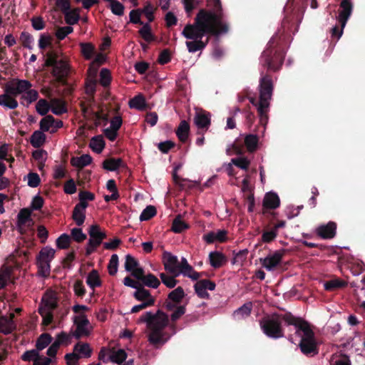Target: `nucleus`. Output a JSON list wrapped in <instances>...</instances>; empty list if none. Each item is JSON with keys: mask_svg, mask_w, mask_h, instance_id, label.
Returning <instances> with one entry per match:
<instances>
[{"mask_svg": "<svg viewBox=\"0 0 365 365\" xmlns=\"http://www.w3.org/2000/svg\"><path fill=\"white\" fill-rule=\"evenodd\" d=\"M86 283L93 290H94L96 287L101 286L102 281L96 269H93L89 272L87 276Z\"/></svg>", "mask_w": 365, "mask_h": 365, "instance_id": "nucleus-29", "label": "nucleus"}, {"mask_svg": "<svg viewBox=\"0 0 365 365\" xmlns=\"http://www.w3.org/2000/svg\"><path fill=\"white\" fill-rule=\"evenodd\" d=\"M55 250L51 247H46L43 248L37 257V260H44L51 262L54 257Z\"/></svg>", "mask_w": 365, "mask_h": 365, "instance_id": "nucleus-45", "label": "nucleus"}, {"mask_svg": "<svg viewBox=\"0 0 365 365\" xmlns=\"http://www.w3.org/2000/svg\"><path fill=\"white\" fill-rule=\"evenodd\" d=\"M284 319L287 325H292L296 328V334L301 337L299 346L302 353L309 357L317 355L319 343L309 323L301 317L294 316L291 312H288Z\"/></svg>", "mask_w": 365, "mask_h": 365, "instance_id": "nucleus-4", "label": "nucleus"}, {"mask_svg": "<svg viewBox=\"0 0 365 365\" xmlns=\"http://www.w3.org/2000/svg\"><path fill=\"white\" fill-rule=\"evenodd\" d=\"M259 138L255 134H248L245 137L244 143L247 150L250 153L255 151L257 148Z\"/></svg>", "mask_w": 365, "mask_h": 365, "instance_id": "nucleus-35", "label": "nucleus"}, {"mask_svg": "<svg viewBox=\"0 0 365 365\" xmlns=\"http://www.w3.org/2000/svg\"><path fill=\"white\" fill-rule=\"evenodd\" d=\"M184 297L185 292L183 289L181 287H178L169 293L168 299L163 304L164 308L168 312L173 310L176 305H180V304Z\"/></svg>", "mask_w": 365, "mask_h": 365, "instance_id": "nucleus-10", "label": "nucleus"}, {"mask_svg": "<svg viewBox=\"0 0 365 365\" xmlns=\"http://www.w3.org/2000/svg\"><path fill=\"white\" fill-rule=\"evenodd\" d=\"M63 14L65 16V21L68 25H74L79 21L80 15L78 14V9L73 10L70 9L69 10L63 12Z\"/></svg>", "mask_w": 365, "mask_h": 365, "instance_id": "nucleus-38", "label": "nucleus"}, {"mask_svg": "<svg viewBox=\"0 0 365 365\" xmlns=\"http://www.w3.org/2000/svg\"><path fill=\"white\" fill-rule=\"evenodd\" d=\"M50 108L49 104L48 101L45 99H40L36 106V111L38 114L42 116L47 115V113L48 112Z\"/></svg>", "mask_w": 365, "mask_h": 365, "instance_id": "nucleus-54", "label": "nucleus"}, {"mask_svg": "<svg viewBox=\"0 0 365 365\" xmlns=\"http://www.w3.org/2000/svg\"><path fill=\"white\" fill-rule=\"evenodd\" d=\"M141 14H143L148 19L149 23L154 21L155 9L150 2H146L143 9H140Z\"/></svg>", "mask_w": 365, "mask_h": 365, "instance_id": "nucleus-52", "label": "nucleus"}, {"mask_svg": "<svg viewBox=\"0 0 365 365\" xmlns=\"http://www.w3.org/2000/svg\"><path fill=\"white\" fill-rule=\"evenodd\" d=\"M284 253L285 250H277L272 255H269L264 259L261 258V264L266 269L273 270L280 264Z\"/></svg>", "mask_w": 365, "mask_h": 365, "instance_id": "nucleus-12", "label": "nucleus"}, {"mask_svg": "<svg viewBox=\"0 0 365 365\" xmlns=\"http://www.w3.org/2000/svg\"><path fill=\"white\" fill-rule=\"evenodd\" d=\"M263 207L267 209H276L279 207L280 200L277 193L269 192L263 199Z\"/></svg>", "mask_w": 365, "mask_h": 365, "instance_id": "nucleus-22", "label": "nucleus"}, {"mask_svg": "<svg viewBox=\"0 0 365 365\" xmlns=\"http://www.w3.org/2000/svg\"><path fill=\"white\" fill-rule=\"evenodd\" d=\"M7 93L0 95V105L10 109H14L18 106L17 101Z\"/></svg>", "mask_w": 365, "mask_h": 365, "instance_id": "nucleus-37", "label": "nucleus"}, {"mask_svg": "<svg viewBox=\"0 0 365 365\" xmlns=\"http://www.w3.org/2000/svg\"><path fill=\"white\" fill-rule=\"evenodd\" d=\"M160 277L162 282L168 288H173L176 286L178 281L175 279L176 277H174L173 274L172 276H168L165 273H160Z\"/></svg>", "mask_w": 365, "mask_h": 365, "instance_id": "nucleus-51", "label": "nucleus"}, {"mask_svg": "<svg viewBox=\"0 0 365 365\" xmlns=\"http://www.w3.org/2000/svg\"><path fill=\"white\" fill-rule=\"evenodd\" d=\"M163 257L165 269L175 276L178 269L179 261L177 256L172 255L170 252H165Z\"/></svg>", "mask_w": 365, "mask_h": 365, "instance_id": "nucleus-17", "label": "nucleus"}, {"mask_svg": "<svg viewBox=\"0 0 365 365\" xmlns=\"http://www.w3.org/2000/svg\"><path fill=\"white\" fill-rule=\"evenodd\" d=\"M71 236L76 242L80 243L86 239V235L84 234L81 228H73L71 231Z\"/></svg>", "mask_w": 365, "mask_h": 365, "instance_id": "nucleus-63", "label": "nucleus"}, {"mask_svg": "<svg viewBox=\"0 0 365 365\" xmlns=\"http://www.w3.org/2000/svg\"><path fill=\"white\" fill-rule=\"evenodd\" d=\"M85 205L76 204L72 212V219L78 226H81L86 220V208Z\"/></svg>", "mask_w": 365, "mask_h": 365, "instance_id": "nucleus-23", "label": "nucleus"}, {"mask_svg": "<svg viewBox=\"0 0 365 365\" xmlns=\"http://www.w3.org/2000/svg\"><path fill=\"white\" fill-rule=\"evenodd\" d=\"M43 131L36 130L33 133L30 138L31 145L35 148H41L46 141V135Z\"/></svg>", "mask_w": 365, "mask_h": 365, "instance_id": "nucleus-30", "label": "nucleus"}, {"mask_svg": "<svg viewBox=\"0 0 365 365\" xmlns=\"http://www.w3.org/2000/svg\"><path fill=\"white\" fill-rule=\"evenodd\" d=\"M170 315L171 324L168 315L162 310L158 309L155 314L147 312L140 317V321L145 322L150 332L148 340L150 344L158 348L163 346L170 339V336L165 331V328L169 327L173 333L176 332L175 322L185 314L186 308L185 305H176Z\"/></svg>", "mask_w": 365, "mask_h": 365, "instance_id": "nucleus-3", "label": "nucleus"}, {"mask_svg": "<svg viewBox=\"0 0 365 365\" xmlns=\"http://www.w3.org/2000/svg\"><path fill=\"white\" fill-rule=\"evenodd\" d=\"M157 213L156 208L153 205L147 206L140 215V221H147L153 217Z\"/></svg>", "mask_w": 365, "mask_h": 365, "instance_id": "nucleus-48", "label": "nucleus"}, {"mask_svg": "<svg viewBox=\"0 0 365 365\" xmlns=\"http://www.w3.org/2000/svg\"><path fill=\"white\" fill-rule=\"evenodd\" d=\"M232 163L235 166L242 170H247L250 165V161L245 157H239L232 159Z\"/></svg>", "mask_w": 365, "mask_h": 365, "instance_id": "nucleus-57", "label": "nucleus"}, {"mask_svg": "<svg viewBox=\"0 0 365 365\" xmlns=\"http://www.w3.org/2000/svg\"><path fill=\"white\" fill-rule=\"evenodd\" d=\"M252 308V304L251 302L246 303L238 308L236 311H235L234 315L237 318H243L245 317H247L250 314Z\"/></svg>", "mask_w": 365, "mask_h": 365, "instance_id": "nucleus-46", "label": "nucleus"}, {"mask_svg": "<svg viewBox=\"0 0 365 365\" xmlns=\"http://www.w3.org/2000/svg\"><path fill=\"white\" fill-rule=\"evenodd\" d=\"M210 9H201L197 14L194 23L187 24L183 29L182 35L186 38L200 37L208 34L217 36L229 31L220 0H207Z\"/></svg>", "mask_w": 365, "mask_h": 365, "instance_id": "nucleus-1", "label": "nucleus"}, {"mask_svg": "<svg viewBox=\"0 0 365 365\" xmlns=\"http://www.w3.org/2000/svg\"><path fill=\"white\" fill-rule=\"evenodd\" d=\"M134 298L138 301H146L150 299H155L150 294L148 289H146L140 284L133 293Z\"/></svg>", "mask_w": 365, "mask_h": 365, "instance_id": "nucleus-36", "label": "nucleus"}, {"mask_svg": "<svg viewBox=\"0 0 365 365\" xmlns=\"http://www.w3.org/2000/svg\"><path fill=\"white\" fill-rule=\"evenodd\" d=\"M141 282L143 284L142 285L153 289H157L160 284V281L156 276L151 273L146 274Z\"/></svg>", "mask_w": 365, "mask_h": 365, "instance_id": "nucleus-40", "label": "nucleus"}, {"mask_svg": "<svg viewBox=\"0 0 365 365\" xmlns=\"http://www.w3.org/2000/svg\"><path fill=\"white\" fill-rule=\"evenodd\" d=\"M72 354L78 356L79 359L82 358L88 359L92 356L93 349L88 343L78 341L74 345Z\"/></svg>", "mask_w": 365, "mask_h": 365, "instance_id": "nucleus-19", "label": "nucleus"}, {"mask_svg": "<svg viewBox=\"0 0 365 365\" xmlns=\"http://www.w3.org/2000/svg\"><path fill=\"white\" fill-rule=\"evenodd\" d=\"M346 285V282L342 279H334L327 281L324 283V289L327 291H334L337 289L344 287Z\"/></svg>", "mask_w": 365, "mask_h": 365, "instance_id": "nucleus-42", "label": "nucleus"}, {"mask_svg": "<svg viewBox=\"0 0 365 365\" xmlns=\"http://www.w3.org/2000/svg\"><path fill=\"white\" fill-rule=\"evenodd\" d=\"M129 107L135 108L139 110H145L147 109V104L145 98L142 94L134 96L129 101Z\"/></svg>", "mask_w": 365, "mask_h": 365, "instance_id": "nucleus-27", "label": "nucleus"}, {"mask_svg": "<svg viewBox=\"0 0 365 365\" xmlns=\"http://www.w3.org/2000/svg\"><path fill=\"white\" fill-rule=\"evenodd\" d=\"M31 87V83L27 80L14 79L8 83L5 92L14 96L27 91Z\"/></svg>", "mask_w": 365, "mask_h": 365, "instance_id": "nucleus-11", "label": "nucleus"}, {"mask_svg": "<svg viewBox=\"0 0 365 365\" xmlns=\"http://www.w3.org/2000/svg\"><path fill=\"white\" fill-rule=\"evenodd\" d=\"M188 227H189V225L185 222L182 220L181 216L180 215H178L173 220L171 230L175 233H180L182 231L188 229Z\"/></svg>", "mask_w": 365, "mask_h": 365, "instance_id": "nucleus-43", "label": "nucleus"}, {"mask_svg": "<svg viewBox=\"0 0 365 365\" xmlns=\"http://www.w3.org/2000/svg\"><path fill=\"white\" fill-rule=\"evenodd\" d=\"M79 46L83 57L87 60L91 59L95 53V46L91 43H81Z\"/></svg>", "mask_w": 365, "mask_h": 365, "instance_id": "nucleus-44", "label": "nucleus"}, {"mask_svg": "<svg viewBox=\"0 0 365 365\" xmlns=\"http://www.w3.org/2000/svg\"><path fill=\"white\" fill-rule=\"evenodd\" d=\"M73 324L76 325V330L72 331L73 335L76 339H80L83 336H88L91 334L88 329L90 322L84 314L75 316L73 317Z\"/></svg>", "mask_w": 365, "mask_h": 365, "instance_id": "nucleus-9", "label": "nucleus"}, {"mask_svg": "<svg viewBox=\"0 0 365 365\" xmlns=\"http://www.w3.org/2000/svg\"><path fill=\"white\" fill-rule=\"evenodd\" d=\"M92 163V158L90 155L85 154L80 157L72 158L71 163L73 166L83 168Z\"/></svg>", "mask_w": 365, "mask_h": 365, "instance_id": "nucleus-32", "label": "nucleus"}, {"mask_svg": "<svg viewBox=\"0 0 365 365\" xmlns=\"http://www.w3.org/2000/svg\"><path fill=\"white\" fill-rule=\"evenodd\" d=\"M190 131V125L186 120H182L176 130V135L182 143L187 140Z\"/></svg>", "mask_w": 365, "mask_h": 365, "instance_id": "nucleus-28", "label": "nucleus"}, {"mask_svg": "<svg viewBox=\"0 0 365 365\" xmlns=\"http://www.w3.org/2000/svg\"><path fill=\"white\" fill-rule=\"evenodd\" d=\"M73 31V27L68 26L60 27L58 29L56 36L58 40L64 39L68 34H71Z\"/></svg>", "mask_w": 365, "mask_h": 365, "instance_id": "nucleus-64", "label": "nucleus"}, {"mask_svg": "<svg viewBox=\"0 0 365 365\" xmlns=\"http://www.w3.org/2000/svg\"><path fill=\"white\" fill-rule=\"evenodd\" d=\"M45 66L51 67V74L56 81L62 84L66 83V78L69 74L70 66L64 58H59L54 51H49L46 54Z\"/></svg>", "mask_w": 365, "mask_h": 365, "instance_id": "nucleus-7", "label": "nucleus"}, {"mask_svg": "<svg viewBox=\"0 0 365 365\" xmlns=\"http://www.w3.org/2000/svg\"><path fill=\"white\" fill-rule=\"evenodd\" d=\"M203 36H201L200 37L196 36L190 38L193 41H186V46L190 53H195L196 51H201L206 47L210 38L207 37L205 41H202Z\"/></svg>", "mask_w": 365, "mask_h": 365, "instance_id": "nucleus-21", "label": "nucleus"}, {"mask_svg": "<svg viewBox=\"0 0 365 365\" xmlns=\"http://www.w3.org/2000/svg\"><path fill=\"white\" fill-rule=\"evenodd\" d=\"M71 242V236L68 234L63 233L60 235L56 240V246L59 249L68 248Z\"/></svg>", "mask_w": 365, "mask_h": 365, "instance_id": "nucleus-55", "label": "nucleus"}, {"mask_svg": "<svg viewBox=\"0 0 365 365\" xmlns=\"http://www.w3.org/2000/svg\"><path fill=\"white\" fill-rule=\"evenodd\" d=\"M139 262L130 255L125 256V269L127 272H131L134 269L138 267Z\"/></svg>", "mask_w": 365, "mask_h": 365, "instance_id": "nucleus-60", "label": "nucleus"}, {"mask_svg": "<svg viewBox=\"0 0 365 365\" xmlns=\"http://www.w3.org/2000/svg\"><path fill=\"white\" fill-rule=\"evenodd\" d=\"M110 9L113 14L117 16H123L124 14V6L117 0H110Z\"/></svg>", "mask_w": 365, "mask_h": 365, "instance_id": "nucleus-58", "label": "nucleus"}, {"mask_svg": "<svg viewBox=\"0 0 365 365\" xmlns=\"http://www.w3.org/2000/svg\"><path fill=\"white\" fill-rule=\"evenodd\" d=\"M118 267V256L116 254L111 255L108 264V270L110 275L113 276L117 273Z\"/></svg>", "mask_w": 365, "mask_h": 365, "instance_id": "nucleus-53", "label": "nucleus"}, {"mask_svg": "<svg viewBox=\"0 0 365 365\" xmlns=\"http://www.w3.org/2000/svg\"><path fill=\"white\" fill-rule=\"evenodd\" d=\"M111 81L110 72L107 68H102L100 71V83L103 87L110 85Z\"/></svg>", "mask_w": 365, "mask_h": 365, "instance_id": "nucleus-56", "label": "nucleus"}, {"mask_svg": "<svg viewBox=\"0 0 365 365\" xmlns=\"http://www.w3.org/2000/svg\"><path fill=\"white\" fill-rule=\"evenodd\" d=\"M284 314H273L272 316L263 317L259 321L260 328L263 333L268 337L274 339L282 338L284 336V329L282 327V320L286 323L284 319Z\"/></svg>", "mask_w": 365, "mask_h": 365, "instance_id": "nucleus-8", "label": "nucleus"}, {"mask_svg": "<svg viewBox=\"0 0 365 365\" xmlns=\"http://www.w3.org/2000/svg\"><path fill=\"white\" fill-rule=\"evenodd\" d=\"M259 88V99L249 97V100L257 108L259 123L265 127L269 120L268 112L269 111L270 100L272 99L274 89L272 78L270 75L266 74L261 77Z\"/></svg>", "mask_w": 365, "mask_h": 365, "instance_id": "nucleus-5", "label": "nucleus"}, {"mask_svg": "<svg viewBox=\"0 0 365 365\" xmlns=\"http://www.w3.org/2000/svg\"><path fill=\"white\" fill-rule=\"evenodd\" d=\"M215 287V283L210 279L199 280L194 285L195 293L201 299H207L209 294L206 290L209 289L212 291Z\"/></svg>", "mask_w": 365, "mask_h": 365, "instance_id": "nucleus-16", "label": "nucleus"}, {"mask_svg": "<svg viewBox=\"0 0 365 365\" xmlns=\"http://www.w3.org/2000/svg\"><path fill=\"white\" fill-rule=\"evenodd\" d=\"M52 340L53 338L51 334L48 333L41 334L36 340V349L38 351H42L51 343Z\"/></svg>", "mask_w": 365, "mask_h": 365, "instance_id": "nucleus-34", "label": "nucleus"}, {"mask_svg": "<svg viewBox=\"0 0 365 365\" xmlns=\"http://www.w3.org/2000/svg\"><path fill=\"white\" fill-rule=\"evenodd\" d=\"M194 123L199 130L197 134H204V132L208 130L211 124L210 113L204 110L196 112Z\"/></svg>", "mask_w": 365, "mask_h": 365, "instance_id": "nucleus-13", "label": "nucleus"}, {"mask_svg": "<svg viewBox=\"0 0 365 365\" xmlns=\"http://www.w3.org/2000/svg\"><path fill=\"white\" fill-rule=\"evenodd\" d=\"M105 145L106 143L103 138L100 135L93 137L89 143V147L96 153H101L104 149Z\"/></svg>", "mask_w": 365, "mask_h": 365, "instance_id": "nucleus-31", "label": "nucleus"}, {"mask_svg": "<svg viewBox=\"0 0 365 365\" xmlns=\"http://www.w3.org/2000/svg\"><path fill=\"white\" fill-rule=\"evenodd\" d=\"M336 224L329 222L317 229V234L323 239H332L336 235Z\"/></svg>", "mask_w": 365, "mask_h": 365, "instance_id": "nucleus-20", "label": "nucleus"}, {"mask_svg": "<svg viewBox=\"0 0 365 365\" xmlns=\"http://www.w3.org/2000/svg\"><path fill=\"white\" fill-rule=\"evenodd\" d=\"M277 232L272 227L270 230H264L262 235V242L269 243L275 240Z\"/></svg>", "mask_w": 365, "mask_h": 365, "instance_id": "nucleus-61", "label": "nucleus"}, {"mask_svg": "<svg viewBox=\"0 0 365 365\" xmlns=\"http://www.w3.org/2000/svg\"><path fill=\"white\" fill-rule=\"evenodd\" d=\"M298 26L294 16H287L283 19L281 29L269 40L260 56V63L263 67L272 71L281 68L285 57V47L291 34L297 32Z\"/></svg>", "mask_w": 365, "mask_h": 365, "instance_id": "nucleus-2", "label": "nucleus"}, {"mask_svg": "<svg viewBox=\"0 0 365 365\" xmlns=\"http://www.w3.org/2000/svg\"><path fill=\"white\" fill-rule=\"evenodd\" d=\"M38 272L41 276L46 277L50 273V262L44 260H37Z\"/></svg>", "mask_w": 365, "mask_h": 365, "instance_id": "nucleus-62", "label": "nucleus"}, {"mask_svg": "<svg viewBox=\"0 0 365 365\" xmlns=\"http://www.w3.org/2000/svg\"><path fill=\"white\" fill-rule=\"evenodd\" d=\"M58 301L56 292L48 289L43 293L38 308V312L42 317L43 326L47 327L53 323V312L58 309Z\"/></svg>", "mask_w": 365, "mask_h": 365, "instance_id": "nucleus-6", "label": "nucleus"}, {"mask_svg": "<svg viewBox=\"0 0 365 365\" xmlns=\"http://www.w3.org/2000/svg\"><path fill=\"white\" fill-rule=\"evenodd\" d=\"M127 353L124 349H120L117 351H112L109 355L108 359L113 363L120 364L125 361Z\"/></svg>", "mask_w": 365, "mask_h": 365, "instance_id": "nucleus-33", "label": "nucleus"}, {"mask_svg": "<svg viewBox=\"0 0 365 365\" xmlns=\"http://www.w3.org/2000/svg\"><path fill=\"white\" fill-rule=\"evenodd\" d=\"M125 165L121 158H110L103 162V168L109 171H115L120 168L125 167Z\"/></svg>", "mask_w": 365, "mask_h": 365, "instance_id": "nucleus-26", "label": "nucleus"}, {"mask_svg": "<svg viewBox=\"0 0 365 365\" xmlns=\"http://www.w3.org/2000/svg\"><path fill=\"white\" fill-rule=\"evenodd\" d=\"M51 110L53 113L57 115H62L68 110L66 102L61 98L51 99Z\"/></svg>", "mask_w": 365, "mask_h": 365, "instance_id": "nucleus-25", "label": "nucleus"}, {"mask_svg": "<svg viewBox=\"0 0 365 365\" xmlns=\"http://www.w3.org/2000/svg\"><path fill=\"white\" fill-rule=\"evenodd\" d=\"M54 122V118L51 115H47L43 117L39 123L40 129L43 132L49 131L52 128V125Z\"/></svg>", "mask_w": 365, "mask_h": 365, "instance_id": "nucleus-50", "label": "nucleus"}, {"mask_svg": "<svg viewBox=\"0 0 365 365\" xmlns=\"http://www.w3.org/2000/svg\"><path fill=\"white\" fill-rule=\"evenodd\" d=\"M209 259L210 265L215 269L222 267L227 262L226 257L217 251L211 252L209 254Z\"/></svg>", "mask_w": 365, "mask_h": 365, "instance_id": "nucleus-24", "label": "nucleus"}, {"mask_svg": "<svg viewBox=\"0 0 365 365\" xmlns=\"http://www.w3.org/2000/svg\"><path fill=\"white\" fill-rule=\"evenodd\" d=\"M79 202L78 204L85 205L84 207L87 208L88 206V201H93L95 199V195L88 191H81L78 194Z\"/></svg>", "mask_w": 365, "mask_h": 365, "instance_id": "nucleus-49", "label": "nucleus"}, {"mask_svg": "<svg viewBox=\"0 0 365 365\" xmlns=\"http://www.w3.org/2000/svg\"><path fill=\"white\" fill-rule=\"evenodd\" d=\"M140 36L147 42L150 43L155 41V37L152 34L151 26L149 23L143 24L142 28L138 31Z\"/></svg>", "mask_w": 365, "mask_h": 365, "instance_id": "nucleus-41", "label": "nucleus"}, {"mask_svg": "<svg viewBox=\"0 0 365 365\" xmlns=\"http://www.w3.org/2000/svg\"><path fill=\"white\" fill-rule=\"evenodd\" d=\"M340 9L339 11V16H337V21L339 25L344 28L347 21L351 15L353 10V4L350 0H342L339 5Z\"/></svg>", "mask_w": 365, "mask_h": 365, "instance_id": "nucleus-15", "label": "nucleus"}, {"mask_svg": "<svg viewBox=\"0 0 365 365\" xmlns=\"http://www.w3.org/2000/svg\"><path fill=\"white\" fill-rule=\"evenodd\" d=\"M31 211L28 208L21 209L17 215V228L19 232L21 234H24L26 232V230L24 229V226L27 224V222L32 223V218L31 217Z\"/></svg>", "mask_w": 365, "mask_h": 365, "instance_id": "nucleus-18", "label": "nucleus"}, {"mask_svg": "<svg viewBox=\"0 0 365 365\" xmlns=\"http://www.w3.org/2000/svg\"><path fill=\"white\" fill-rule=\"evenodd\" d=\"M22 46L24 48H27L29 49L32 48V43L34 41L33 36L28 32L23 31L21 32L19 38Z\"/></svg>", "mask_w": 365, "mask_h": 365, "instance_id": "nucleus-59", "label": "nucleus"}, {"mask_svg": "<svg viewBox=\"0 0 365 365\" xmlns=\"http://www.w3.org/2000/svg\"><path fill=\"white\" fill-rule=\"evenodd\" d=\"M39 351L36 349H33L25 351L21 356V359L24 361H37L39 357Z\"/></svg>", "mask_w": 365, "mask_h": 365, "instance_id": "nucleus-47", "label": "nucleus"}, {"mask_svg": "<svg viewBox=\"0 0 365 365\" xmlns=\"http://www.w3.org/2000/svg\"><path fill=\"white\" fill-rule=\"evenodd\" d=\"M73 335L72 331H71L69 333H67L66 331H61L59 334H58L56 336L55 342H58L59 346H68L72 342Z\"/></svg>", "mask_w": 365, "mask_h": 365, "instance_id": "nucleus-39", "label": "nucleus"}, {"mask_svg": "<svg viewBox=\"0 0 365 365\" xmlns=\"http://www.w3.org/2000/svg\"><path fill=\"white\" fill-rule=\"evenodd\" d=\"M88 235L90 236L88 245L93 247L100 246L103 240L107 237L106 233L101 230L98 224H93L89 227Z\"/></svg>", "mask_w": 365, "mask_h": 365, "instance_id": "nucleus-14", "label": "nucleus"}]
</instances>
